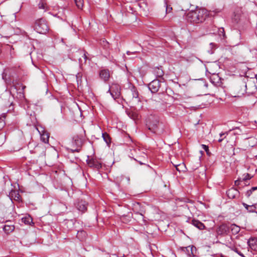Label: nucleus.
Listing matches in <instances>:
<instances>
[{"label": "nucleus", "mask_w": 257, "mask_h": 257, "mask_svg": "<svg viewBox=\"0 0 257 257\" xmlns=\"http://www.w3.org/2000/svg\"><path fill=\"white\" fill-rule=\"evenodd\" d=\"M108 92L110 93V94L111 95L112 92V89H111V85L109 86V89L108 90Z\"/></svg>", "instance_id": "09e8293b"}, {"label": "nucleus", "mask_w": 257, "mask_h": 257, "mask_svg": "<svg viewBox=\"0 0 257 257\" xmlns=\"http://www.w3.org/2000/svg\"><path fill=\"white\" fill-rule=\"evenodd\" d=\"M219 33H220V35H221V34L222 35V36L223 38L225 37V32H224V29L223 28H221L220 29H219Z\"/></svg>", "instance_id": "a19ab883"}, {"label": "nucleus", "mask_w": 257, "mask_h": 257, "mask_svg": "<svg viewBox=\"0 0 257 257\" xmlns=\"http://www.w3.org/2000/svg\"><path fill=\"white\" fill-rule=\"evenodd\" d=\"M201 147L205 151V152H206L208 156H209L210 154V153L209 151V148H208V147L207 146H206L205 145H203V144H202L201 145Z\"/></svg>", "instance_id": "e433bc0d"}, {"label": "nucleus", "mask_w": 257, "mask_h": 257, "mask_svg": "<svg viewBox=\"0 0 257 257\" xmlns=\"http://www.w3.org/2000/svg\"><path fill=\"white\" fill-rule=\"evenodd\" d=\"M131 92L132 95V99H136L138 102H140V100L139 98V92L137 88L135 86H133L131 89Z\"/></svg>", "instance_id": "a211bd4d"}, {"label": "nucleus", "mask_w": 257, "mask_h": 257, "mask_svg": "<svg viewBox=\"0 0 257 257\" xmlns=\"http://www.w3.org/2000/svg\"><path fill=\"white\" fill-rule=\"evenodd\" d=\"M99 77L104 82L107 81L110 77V72L109 70L103 69L99 71Z\"/></svg>", "instance_id": "9d476101"}, {"label": "nucleus", "mask_w": 257, "mask_h": 257, "mask_svg": "<svg viewBox=\"0 0 257 257\" xmlns=\"http://www.w3.org/2000/svg\"><path fill=\"white\" fill-rule=\"evenodd\" d=\"M220 12V11H217L215 13H218V12Z\"/></svg>", "instance_id": "13d9d810"}, {"label": "nucleus", "mask_w": 257, "mask_h": 257, "mask_svg": "<svg viewBox=\"0 0 257 257\" xmlns=\"http://www.w3.org/2000/svg\"><path fill=\"white\" fill-rule=\"evenodd\" d=\"M235 129L239 130V128L238 127H235V128H233L232 130H235Z\"/></svg>", "instance_id": "603ef678"}, {"label": "nucleus", "mask_w": 257, "mask_h": 257, "mask_svg": "<svg viewBox=\"0 0 257 257\" xmlns=\"http://www.w3.org/2000/svg\"><path fill=\"white\" fill-rule=\"evenodd\" d=\"M22 221L26 224H30L32 222V219L31 217H26L22 218Z\"/></svg>", "instance_id": "c85d7f7f"}, {"label": "nucleus", "mask_w": 257, "mask_h": 257, "mask_svg": "<svg viewBox=\"0 0 257 257\" xmlns=\"http://www.w3.org/2000/svg\"><path fill=\"white\" fill-rule=\"evenodd\" d=\"M81 77H82V75L79 73H77V74L76 75V78H77V80H78L79 79L81 80Z\"/></svg>", "instance_id": "49530a36"}, {"label": "nucleus", "mask_w": 257, "mask_h": 257, "mask_svg": "<svg viewBox=\"0 0 257 257\" xmlns=\"http://www.w3.org/2000/svg\"><path fill=\"white\" fill-rule=\"evenodd\" d=\"M226 243L227 244H226V245L227 246H228V247L231 248L232 250H233L234 251H235L236 252H237L238 254H239L240 255H242L241 253H240L238 252L237 249L234 247V245L231 242H227Z\"/></svg>", "instance_id": "cd10ccee"}, {"label": "nucleus", "mask_w": 257, "mask_h": 257, "mask_svg": "<svg viewBox=\"0 0 257 257\" xmlns=\"http://www.w3.org/2000/svg\"><path fill=\"white\" fill-rule=\"evenodd\" d=\"M15 229V226L12 224V222L7 221L6 222V224L3 227V230L7 234H9Z\"/></svg>", "instance_id": "ddd939ff"}, {"label": "nucleus", "mask_w": 257, "mask_h": 257, "mask_svg": "<svg viewBox=\"0 0 257 257\" xmlns=\"http://www.w3.org/2000/svg\"><path fill=\"white\" fill-rule=\"evenodd\" d=\"M103 140L108 145L111 143V139L109 135L107 133H103L102 134Z\"/></svg>", "instance_id": "4be33fe9"}, {"label": "nucleus", "mask_w": 257, "mask_h": 257, "mask_svg": "<svg viewBox=\"0 0 257 257\" xmlns=\"http://www.w3.org/2000/svg\"><path fill=\"white\" fill-rule=\"evenodd\" d=\"M229 232V224L223 223L216 227V236L217 237H222L228 235Z\"/></svg>", "instance_id": "20e7f679"}, {"label": "nucleus", "mask_w": 257, "mask_h": 257, "mask_svg": "<svg viewBox=\"0 0 257 257\" xmlns=\"http://www.w3.org/2000/svg\"><path fill=\"white\" fill-rule=\"evenodd\" d=\"M240 180H241V179H239L235 181L234 184L236 186H238L239 185V182L240 181Z\"/></svg>", "instance_id": "de8ad7c7"}, {"label": "nucleus", "mask_w": 257, "mask_h": 257, "mask_svg": "<svg viewBox=\"0 0 257 257\" xmlns=\"http://www.w3.org/2000/svg\"><path fill=\"white\" fill-rule=\"evenodd\" d=\"M150 120V122L148 124L149 130L155 133L158 131L159 120L154 116H152Z\"/></svg>", "instance_id": "423d86ee"}, {"label": "nucleus", "mask_w": 257, "mask_h": 257, "mask_svg": "<svg viewBox=\"0 0 257 257\" xmlns=\"http://www.w3.org/2000/svg\"><path fill=\"white\" fill-rule=\"evenodd\" d=\"M128 116L133 120H136L139 118L138 114L135 111H131L127 112Z\"/></svg>", "instance_id": "5701e85b"}, {"label": "nucleus", "mask_w": 257, "mask_h": 257, "mask_svg": "<svg viewBox=\"0 0 257 257\" xmlns=\"http://www.w3.org/2000/svg\"><path fill=\"white\" fill-rule=\"evenodd\" d=\"M166 11L167 13H169L171 12V11L172 10V8L170 6H168V5H167L166 4Z\"/></svg>", "instance_id": "58836bf2"}, {"label": "nucleus", "mask_w": 257, "mask_h": 257, "mask_svg": "<svg viewBox=\"0 0 257 257\" xmlns=\"http://www.w3.org/2000/svg\"><path fill=\"white\" fill-rule=\"evenodd\" d=\"M79 152V150L78 149H76V150H72V152Z\"/></svg>", "instance_id": "864d4df0"}, {"label": "nucleus", "mask_w": 257, "mask_h": 257, "mask_svg": "<svg viewBox=\"0 0 257 257\" xmlns=\"http://www.w3.org/2000/svg\"><path fill=\"white\" fill-rule=\"evenodd\" d=\"M121 221L125 223H127L131 220V217L127 215H123L120 217Z\"/></svg>", "instance_id": "c756f323"}, {"label": "nucleus", "mask_w": 257, "mask_h": 257, "mask_svg": "<svg viewBox=\"0 0 257 257\" xmlns=\"http://www.w3.org/2000/svg\"><path fill=\"white\" fill-rule=\"evenodd\" d=\"M251 178V177L250 176V175L249 174L247 173V174H244L243 175L242 180L243 181H246V180L250 179Z\"/></svg>", "instance_id": "4c0bfd02"}, {"label": "nucleus", "mask_w": 257, "mask_h": 257, "mask_svg": "<svg viewBox=\"0 0 257 257\" xmlns=\"http://www.w3.org/2000/svg\"><path fill=\"white\" fill-rule=\"evenodd\" d=\"M229 228L231 233L234 235L237 234L240 230V227L235 224H229Z\"/></svg>", "instance_id": "6ab92c4d"}, {"label": "nucleus", "mask_w": 257, "mask_h": 257, "mask_svg": "<svg viewBox=\"0 0 257 257\" xmlns=\"http://www.w3.org/2000/svg\"><path fill=\"white\" fill-rule=\"evenodd\" d=\"M120 178V179L119 180L118 177L117 178V181H119L120 183L122 182L125 185H127L130 184V179L129 177L121 176Z\"/></svg>", "instance_id": "aec40b11"}, {"label": "nucleus", "mask_w": 257, "mask_h": 257, "mask_svg": "<svg viewBox=\"0 0 257 257\" xmlns=\"http://www.w3.org/2000/svg\"><path fill=\"white\" fill-rule=\"evenodd\" d=\"M86 161L88 165L91 168L99 170L102 167L101 162L95 158L88 159Z\"/></svg>", "instance_id": "6e6552de"}, {"label": "nucleus", "mask_w": 257, "mask_h": 257, "mask_svg": "<svg viewBox=\"0 0 257 257\" xmlns=\"http://www.w3.org/2000/svg\"><path fill=\"white\" fill-rule=\"evenodd\" d=\"M86 236V232L83 230H81L78 231L77 234V237L80 240H83Z\"/></svg>", "instance_id": "412c9836"}, {"label": "nucleus", "mask_w": 257, "mask_h": 257, "mask_svg": "<svg viewBox=\"0 0 257 257\" xmlns=\"http://www.w3.org/2000/svg\"><path fill=\"white\" fill-rule=\"evenodd\" d=\"M239 191L235 188H231L226 191V194L230 199H234L239 195Z\"/></svg>", "instance_id": "f8f14e48"}, {"label": "nucleus", "mask_w": 257, "mask_h": 257, "mask_svg": "<svg viewBox=\"0 0 257 257\" xmlns=\"http://www.w3.org/2000/svg\"><path fill=\"white\" fill-rule=\"evenodd\" d=\"M208 11L204 9L197 8L189 12L187 15V20L191 23L199 24L203 22L208 16Z\"/></svg>", "instance_id": "f257e3e1"}, {"label": "nucleus", "mask_w": 257, "mask_h": 257, "mask_svg": "<svg viewBox=\"0 0 257 257\" xmlns=\"http://www.w3.org/2000/svg\"><path fill=\"white\" fill-rule=\"evenodd\" d=\"M5 118L0 117V130L5 126Z\"/></svg>", "instance_id": "c9c22d12"}, {"label": "nucleus", "mask_w": 257, "mask_h": 257, "mask_svg": "<svg viewBox=\"0 0 257 257\" xmlns=\"http://www.w3.org/2000/svg\"><path fill=\"white\" fill-rule=\"evenodd\" d=\"M154 71L157 77H161L164 75L163 71L159 67L155 68Z\"/></svg>", "instance_id": "393cba45"}, {"label": "nucleus", "mask_w": 257, "mask_h": 257, "mask_svg": "<svg viewBox=\"0 0 257 257\" xmlns=\"http://www.w3.org/2000/svg\"><path fill=\"white\" fill-rule=\"evenodd\" d=\"M252 192L251 189L247 190L245 193V196L248 198L251 195Z\"/></svg>", "instance_id": "ea45409f"}, {"label": "nucleus", "mask_w": 257, "mask_h": 257, "mask_svg": "<svg viewBox=\"0 0 257 257\" xmlns=\"http://www.w3.org/2000/svg\"><path fill=\"white\" fill-rule=\"evenodd\" d=\"M76 207L79 211L84 213L87 210V203L85 201L80 200L76 203Z\"/></svg>", "instance_id": "9b49d317"}, {"label": "nucleus", "mask_w": 257, "mask_h": 257, "mask_svg": "<svg viewBox=\"0 0 257 257\" xmlns=\"http://www.w3.org/2000/svg\"><path fill=\"white\" fill-rule=\"evenodd\" d=\"M252 191H254L256 190H257V186L256 187H253L250 189Z\"/></svg>", "instance_id": "8fccbe9b"}, {"label": "nucleus", "mask_w": 257, "mask_h": 257, "mask_svg": "<svg viewBox=\"0 0 257 257\" xmlns=\"http://www.w3.org/2000/svg\"><path fill=\"white\" fill-rule=\"evenodd\" d=\"M33 27L34 30L41 34H46L49 30L47 21L43 18L36 20Z\"/></svg>", "instance_id": "7ed1b4c3"}, {"label": "nucleus", "mask_w": 257, "mask_h": 257, "mask_svg": "<svg viewBox=\"0 0 257 257\" xmlns=\"http://www.w3.org/2000/svg\"><path fill=\"white\" fill-rule=\"evenodd\" d=\"M11 49V51H12V50H14V49H13V48H12V47L11 48V49Z\"/></svg>", "instance_id": "4d7b16f0"}, {"label": "nucleus", "mask_w": 257, "mask_h": 257, "mask_svg": "<svg viewBox=\"0 0 257 257\" xmlns=\"http://www.w3.org/2000/svg\"><path fill=\"white\" fill-rule=\"evenodd\" d=\"M39 149V147H36L35 149V150H36L35 152H36L37 151V150H38Z\"/></svg>", "instance_id": "5fc2aeb1"}, {"label": "nucleus", "mask_w": 257, "mask_h": 257, "mask_svg": "<svg viewBox=\"0 0 257 257\" xmlns=\"http://www.w3.org/2000/svg\"><path fill=\"white\" fill-rule=\"evenodd\" d=\"M111 89H112V92L111 94L112 97L114 99L119 98L121 94V88L119 85L116 83H112L111 84Z\"/></svg>", "instance_id": "0eeeda50"}, {"label": "nucleus", "mask_w": 257, "mask_h": 257, "mask_svg": "<svg viewBox=\"0 0 257 257\" xmlns=\"http://www.w3.org/2000/svg\"><path fill=\"white\" fill-rule=\"evenodd\" d=\"M210 47L211 49V50H208V52L210 54H213L214 52V50L216 49V45L215 43H210Z\"/></svg>", "instance_id": "72a5a7b5"}, {"label": "nucleus", "mask_w": 257, "mask_h": 257, "mask_svg": "<svg viewBox=\"0 0 257 257\" xmlns=\"http://www.w3.org/2000/svg\"><path fill=\"white\" fill-rule=\"evenodd\" d=\"M228 133L225 132V133H221L219 134L220 135V138L218 139V141L219 142H221L226 137L227 135H228Z\"/></svg>", "instance_id": "473e14b6"}, {"label": "nucleus", "mask_w": 257, "mask_h": 257, "mask_svg": "<svg viewBox=\"0 0 257 257\" xmlns=\"http://www.w3.org/2000/svg\"><path fill=\"white\" fill-rule=\"evenodd\" d=\"M49 136L48 133L45 132L41 135V139L44 143H48L49 142Z\"/></svg>", "instance_id": "b1692460"}, {"label": "nucleus", "mask_w": 257, "mask_h": 257, "mask_svg": "<svg viewBox=\"0 0 257 257\" xmlns=\"http://www.w3.org/2000/svg\"><path fill=\"white\" fill-rule=\"evenodd\" d=\"M242 205L244 207V208L247 210L248 211V208H249L250 207V205H247V204L243 202L242 203Z\"/></svg>", "instance_id": "c03bdc74"}, {"label": "nucleus", "mask_w": 257, "mask_h": 257, "mask_svg": "<svg viewBox=\"0 0 257 257\" xmlns=\"http://www.w3.org/2000/svg\"><path fill=\"white\" fill-rule=\"evenodd\" d=\"M256 204H252L250 205L249 208H248V212H255V209L256 208Z\"/></svg>", "instance_id": "f704fd0d"}, {"label": "nucleus", "mask_w": 257, "mask_h": 257, "mask_svg": "<svg viewBox=\"0 0 257 257\" xmlns=\"http://www.w3.org/2000/svg\"><path fill=\"white\" fill-rule=\"evenodd\" d=\"M247 243L251 249L257 250V238H250L248 240Z\"/></svg>", "instance_id": "f3484780"}, {"label": "nucleus", "mask_w": 257, "mask_h": 257, "mask_svg": "<svg viewBox=\"0 0 257 257\" xmlns=\"http://www.w3.org/2000/svg\"><path fill=\"white\" fill-rule=\"evenodd\" d=\"M141 204L140 203H136L133 205V210L136 213L139 214L142 216H143V213H145L143 209L141 207Z\"/></svg>", "instance_id": "2eb2a0df"}, {"label": "nucleus", "mask_w": 257, "mask_h": 257, "mask_svg": "<svg viewBox=\"0 0 257 257\" xmlns=\"http://www.w3.org/2000/svg\"><path fill=\"white\" fill-rule=\"evenodd\" d=\"M163 82L161 79H156L153 80L149 84V88L152 93L158 92L161 87V83Z\"/></svg>", "instance_id": "39448f33"}, {"label": "nucleus", "mask_w": 257, "mask_h": 257, "mask_svg": "<svg viewBox=\"0 0 257 257\" xmlns=\"http://www.w3.org/2000/svg\"><path fill=\"white\" fill-rule=\"evenodd\" d=\"M219 80H220L219 77L218 76V75H216V74L212 75L210 78L211 82L214 84L216 83H218L219 81Z\"/></svg>", "instance_id": "bb28decb"}, {"label": "nucleus", "mask_w": 257, "mask_h": 257, "mask_svg": "<svg viewBox=\"0 0 257 257\" xmlns=\"http://www.w3.org/2000/svg\"><path fill=\"white\" fill-rule=\"evenodd\" d=\"M126 53H127V55H130L131 54V52L130 51H127L126 52Z\"/></svg>", "instance_id": "6e6d98bb"}, {"label": "nucleus", "mask_w": 257, "mask_h": 257, "mask_svg": "<svg viewBox=\"0 0 257 257\" xmlns=\"http://www.w3.org/2000/svg\"><path fill=\"white\" fill-rule=\"evenodd\" d=\"M239 14L237 13V12H236L235 13V17H236L235 20H236V21H237L238 20H239Z\"/></svg>", "instance_id": "a18cd8bd"}, {"label": "nucleus", "mask_w": 257, "mask_h": 257, "mask_svg": "<svg viewBox=\"0 0 257 257\" xmlns=\"http://www.w3.org/2000/svg\"><path fill=\"white\" fill-rule=\"evenodd\" d=\"M186 250L189 251V250H191V253L189 252L188 254L189 255H191V254H192L193 256H194V252H193V250H195L196 248L195 247L192 245V246H188L187 247H186Z\"/></svg>", "instance_id": "2f4dec72"}, {"label": "nucleus", "mask_w": 257, "mask_h": 257, "mask_svg": "<svg viewBox=\"0 0 257 257\" xmlns=\"http://www.w3.org/2000/svg\"><path fill=\"white\" fill-rule=\"evenodd\" d=\"M77 54L82 56V58H79L78 59L79 63L80 65H83V64H85L86 62V60L87 59V57L86 56V52L83 50H79L77 52Z\"/></svg>", "instance_id": "4468645a"}, {"label": "nucleus", "mask_w": 257, "mask_h": 257, "mask_svg": "<svg viewBox=\"0 0 257 257\" xmlns=\"http://www.w3.org/2000/svg\"><path fill=\"white\" fill-rule=\"evenodd\" d=\"M102 43L103 44L101 43V45H103V46L105 48L108 47L109 44L107 41H106L105 40H103Z\"/></svg>", "instance_id": "37998d69"}, {"label": "nucleus", "mask_w": 257, "mask_h": 257, "mask_svg": "<svg viewBox=\"0 0 257 257\" xmlns=\"http://www.w3.org/2000/svg\"><path fill=\"white\" fill-rule=\"evenodd\" d=\"M191 223L193 225L200 230L204 229L205 228L204 224L197 219H193L191 220Z\"/></svg>", "instance_id": "dca6fc26"}, {"label": "nucleus", "mask_w": 257, "mask_h": 257, "mask_svg": "<svg viewBox=\"0 0 257 257\" xmlns=\"http://www.w3.org/2000/svg\"><path fill=\"white\" fill-rule=\"evenodd\" d=\"M73 141L75 142V143L76 144V145H78V143L79 142V139H78V136H76V137H74L73 139Z\"/></svg>", "instance_id": "79ce46f5"}, {"label": "nucleus", "mask_w": 257, "mask_h": 257, "mask_svg": "<svg viewBox=\"0 0 257 257\" xmlns=\"http://www.w3.org/2000/svg\"><path fill=\"white\" fill-rule=\"evenodd\" d=\"M246 91V82L242 80L237 82L232 88L231 95L234 97H240L245 94Z\"/></svg>", "instance_id": "f03ea898"}, {"label": "nucleus", "mask_w": 257, "mask_h": 257, "mask_svg": "<svg viewBox=\"0 0 257 257\" xmlns=\"http://www.w3.org/2000/svg\"><path fill=\"white\" fill-rule=\"evenodd\" d=\"M180 165H175V167H176V169L177 171H180V170L178 168V166H179Z\"/></svg>", "instance_id": "3c124183"}, {"label": "nucleus", "mask_w": 257, "mask_h": 257, "mask_svg": "<svg viewBox=\"0 0 257 257\" xmlns=\"http://www.w3.org/2000/svg\"><path fill=\"white\" fill-rule=\"evenodd\" d=\"M74 1L78 8H82L83 6V0H74Z\"/></svg>", "instance_id": "7c9ffc66"}, {"label": "nucleus", "mask_w": 257, "mask_h": 257, "mask_svg": "<svg viewBox=\"0 0 257 257\" xmlns=\"http://www.w3.org/2000/svg\"><path fill=\"white\" fill-rule=\"evenodd\" d=\"M246 91L245 93L248 95L254 93L256 90V87L254 82L251 80H248L246 82Z\"/></svg>", "instance_id": "1a4fd4ad"}, {"label": "nucleus", "mask_w": 257, "mask_h": 257, "mask_svg": "<svg viewBox=\"0 0 257 257\" xmlns=\"http://www.w3.org/2000/svg\"><path fill=\"white\" fill-rule=\"evenodd\" d=\"M38 7L40 9L46 10L47 9V5L44 0H41L38 4Z\"/></svg>", "instance_id": "a878e982"}]
</instances>
